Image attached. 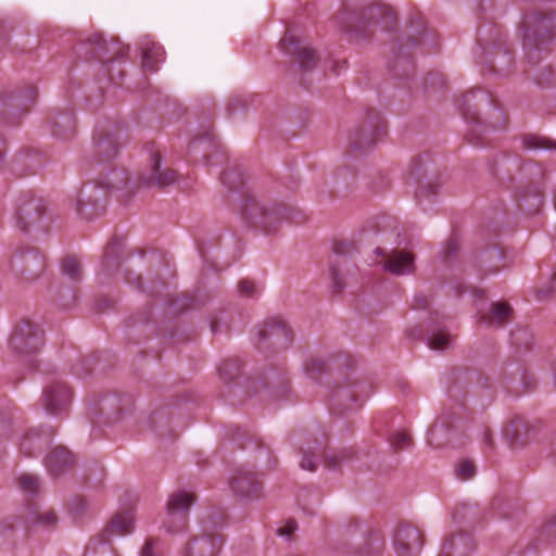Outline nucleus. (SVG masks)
<instances>
[{
	"label": "nucleus",
	"mask_w": 556,
	"mask_h": 556,
	"mask_svg": "<svg viewBox=\"0 0 556 556\" xmlns=\"http://www.w3.org/2000/svg\"><path fill=\"white\" fill-rule=\"evenodd\" d=\"M472 417L464 403L454 401L444 406L442 413L432 424L427 434V443L441 448L447 445H462Z\"/></svg>",
	"instance_id": "obj_1"
},
{
	"label": "nucleus",
	"mask_w": 556,
	"mask_h": 556,
	"mask_svg": "<svg viewBox=\"0 0 556 556\" xmlns=\"http://www.w3.org/2000/svg\"><path fill=\"white\" fill-rule=\"evenodd\" d=\"M345 370L333 379L328 393L329 409L337 416L357 412L371 393V384L367 380L354 376L352 369Z\"/></svg>",
	"instance_id": "obj_2"
},
{
	"label": "nucleus",
	"mask_w": 556,
	"mask_h": 556,
	"mask_svg": "<svg viewBox=\"0 0 556 556\" xmlns=\"http://www.w3.org/2000/svg\"><path fill=\"white\" fill-rule=\"evenodd\" d=\"M292 341V329L278 316L266 317L256 326L253 336L255 349L265 354L285 350Z\"/></svg>",
	"instance_id": "obj_3"
},
{
	"label": "nucleus",
	"mask_w": 556,
	"mask_h": 556,
	"mask_svg": "<svg viewBox=\"0 0 556 556\" xmlns=\"http://www.w3.org/2000/svg\"><path fill=\"white\" fill-rule=\"evenodd\" d=\"M134 514L131 510L116 513L101 533L90 541L84 556H113L112 538L126 535L134 530Z\"/></svg>",
	"instance_id": "obj_4"
},
{
	"label": "nucleus",
	"mask_w": 556,
	"mask_h": 556,
	"mask_svg": "<svg viewBox=\"0 0 556 556\" xmlns=\"http://www.w3.org/2000/svg\"><path fill=\"white\" fill-rule=\"evenodd\" d=\"M242 215L254 227L271 233L278 230L283 220L291 218L292 211L282 204L266 207L255 199L248 198L242 206Z\"/></svg>",
	"instance_id": "obj_5"
},
{
	"label": "nucleus",
	"mask_w": 556,
	"mask_h": 556,
	"mask_svg": "<svg viewBox=\"0 0 556 556\" xmlns=\"http://www.w3.org/2000/svg\"><path fill=\"white\" fill-rule=\"evenodd\" d=\"M45 344L42 327L28 316L21 317L13 327L10 337V348L21 356L37 354Z\"/></svg>",
	"instance_id": "obj_6"
},
{
	"label": "nucleus",
	"mask_w": 556,
	"mask_h": 556,
	"mask_svg": "<svg viewBox=\"0 0 556 556\" xmlns=\"http://www.w3.org/2000/svg\"><path fill=\"white\" fill-rule=\"evenodd\" d=\"M354 366L355 361L350 354L334 352L327 356L308 357L303 364V369L309 379L319 382L325 375H331L334 370L340 372L343 369H353Z\"/></svg>",
	"instance_id": "obj_7"
},
{
	"label": "nucleus",
	"mask_w": 556,
	"mask_h": 556,
	"mask_svg": "<svg viewBox=\"0 0 556 556\" xmlns=\"http://www.w3.org/2000/svg\"><path fill=\"white\" fill-rule=\"evenodd\" d=\"M406 333L413 340L426 341L427 345L435 351L448 350L455 343V337L447 331L440 320L433 318L409 328Z\"/></svg>",
	"instance_id": "obj_8"
},
{
	"label": "nucleus",
	"mask_w": 556,
	"mask_h": 556,
	"mask_svg": "<svg viewBox=\"0 0 556 556\" xmlns=\"http://www.w3.org/2000/svg\"><path fill=\"white\" fill-rule=\"evenodd\" d=\"M132 406V399L127 394L105 393L93 402V408L90 410V418L93 424L99 422L98 418H103L108 425L114 424L122 418L124 412H128Z\"/></svg>",
	"instance_id": "obj_9"
},
{
	"label": "nucleus",
	"mask_w": 556,
	"mask_h": 556,
	"mask_svg": "<svg viewBox=\"0 0 556 556\" xmlns=\"http://www.w3.org/2000/svg\"><path fill=\"white\" fill-rule=\"evenodd\" d=\"M195 502V495L186 491L174 492L166 504V517L164 527L169 533L181 531L186 527L187 516L191 505Z\"/></svg>",
	"instance_id": "obj_10"
},
{
	"label": "nucleus",
	"mask_w": 556,
	"mask_h": 556,
	"mask_svg": "<svg viewBox=\"0 0 556 556\" xmlns=\"http://www.w3.org/2000/svg\"><path fill=\"white\" fill-rule=\"evenodd\" d=\"M501 383L507 392L519 395V388H522L525 392L533 390L536 386V379L527 370L523 364L509 361L503 367Z\"/></svg>",
	"instance_id": "obj_11"
},
{
	"label": "nucleus",
	"mask_w": 556,
	"mask_h": 556,
	"mask_svg": "<svg viewBox=\"0 0 556 556\" xmlns=\"http://www.w3.org/2000/svg\"><path fill=\"white\" fill-rule=\"evenodd\" d=\"M161 154L157 151L150 153L147 170L140 175V182L149 188L165 189L178 181L179 175L175 169L162 167Z\"/></svg>",
	"instance_id": "obj_12"
},
{
	"label": "nucleus",
	"mask_w": 556,
	"mask_h": 556,
	"mask_svg": "<svg viewBox=\"0 0 556 556\" xmlns=\"http://www.w3.org/2000/svg\"><path fill=\"white\" fill-rule=\"evenodd\" d=\"M424 544L422 533L414 526L401 525L393 536L397 556H418Z\"/></svg>",
	"instance_id": "obj_13"
},
{
	"label": "nucleus",
	"mask_w": 556,
	"mask_h": 556,
	"mask_svg": "<svg viewBox=\"0 0 556 556\" xmlns=\"http://www.w3.org/2000/svg\"><path fill=\"white\" fill-rule=\"evenodd\" d=\"M42 397L46 412L53 416H61L70 408L72 390L65 383L55 381L45 388Z\"/></svg>",
	"instance_id": "obj_14"
},
{
	"label": "nucleus",
	"mask_w": 556,
	"mask_h": 556,
	"mask_svg": "<svg viewBox=\"0 0 556 556\" xmlns=\"http://www.w3.org/2000/svg\"><path fill=\"white\" fill-rule=\"evenodd\" d=\"M87 42L91 46V53L101 62H111L124 56L128 47L122 46L118 39H105L101 34L90 36Z\"/></svg>",
	"instance_id": "obj_15"
},
{
	"label": "nucleus",
	"mask_w": 556,
	"mask_h": 556,
	"mask_svg": "<svg viewBox=\"0 0 556 556\" xmlns=\"http://www.w3.org/2000/svg\"><path fill=\"white\" fill-rule=\"evenodd\" d=\"M229 486L235 495L245 500H256L262 492V483L255 473L239 470L230 480Z\"/></svg>",
	"instance_id": "obj_16"
},
{
	"label": "nucleus",
	"mask_w": 556,
	"mask_h": 556,
	"mask_svg": "<svg viewBox=\"0 0 556 556\" xmlns=\"http://www.w3.org/2000/svg\"><path fill=\"white\" fill-rule=\"evenodd\" d=\"M224 539L219 534H203L193 538L185 547L182 556H217Z\"/></svg>",
	"instance_id": "obj_17"
},
{
	"label": "nucleus",
	"mask_w": 556,
	"mask_h": 556,
	"mask_svg": "<svg viewBox=\"0 0 556 556\" xmlns=\"http://www.w3.org/2000/svg\"><path fill=\"white\" fill-rule=\"evenodd\" d=\"M104 193L96 185H86L77 198V212L87 219L97 216L102 210L100 205Z\"/></svg>",
	"instance_id": "obj_18"
},
{
	"label": "nucleus",
	"mask_w": 556,
	"mask_h": 556,
	"mask_svg": "<svg viewBox=\"0 0 556 556\" xmlns=\"http://www.w3.org/2000/svg\"><path fill=\"white\" fill-rule=\"evenodd\" d=\"M376 253L386 257L383 269L396 275H408L414 273V255L410 252L392 250L389 254L380 248L376 249Z\"/></svg>",
	"instance_id": "obj_19"
},
{
	"label": "nucleus",
	"mask_w": 556,
	"mask_h": 556,
	"mask_svg": "<svg viewBox=\"0 0 556 556\" xmlns=\"http://www.w3.org/2000/svg\"><path fill=\"white\" fill-rule=\"evenodd\" d=\"M281 49L289 55L296 56V61L304 70L309 68L316 63L315 51L306 46H302L299 38L287 33L280 40Z\"/></svg>",
	"instance_id": "obj_20"
},
{
	"label": "nucleus",
	"mask_w": 556,
	"mask_h": 556,
	"mask_svg": "<svg viewBox=\"0 0 556 556\" xmlns=\"http://www.w3.org/2000/svg\"><path fill=\"white\" fill-rule=\"evenodd\" d=\"M45 465L53 478L65 475L75 465L74 455L64 446H55L45 458Z\"/></svg>",
	"instance_id": "obj_21"
},
{
	"label": "nucleus",
	"mask_w": 556,
	"mask_h": 556,
	"mask_svg": "<svg viewBox=\"0 0 556 556\" xmlns=\"http://www.w3.org/2000/svg\"><path fill=\"white\" fill-rule=\"evenodd\" d=\"M169 406H173V404L169 403L155 409L148 417L149 428L160 439L174 440L178 435V433L170 427Z\"/></svg>",
	"instance_id": "obj_22"
},
{
	"label": "nucleus",
	"mask_w": 556,
	"mask_h": 556,
	"mask_svg": "<svg viewBox=\"0 0 556 556\" xmlns=\"http://www.w3.org/2000/svg\"><path fill=\"white\" fill-rule=\"evenodd\" d=\"M552 20L543 14L528 18L525 22V45L528 48L540 49V45L544 40H539L538 36L540 35L541 30H544L546 34L543 35V37L551 38L552 34L548 31V28L552 26Z\"/></svg>",
	"instance_id": "obj_23"
},
{
	"label": "nucleus",
	"mask_w": 556,
	"mask_h": 556,
	"mask_svg": "<svg viewBox=\"0 0 556 556\" xmlns=\"http://www.w3.org/2000/svg\"><path fill=\"white\" fill-rule=\"evenodd\" d=\"M119 140L116 135L101 132L93 139V154L99 162H108L117 155Z\"/></svg>",
	"instance_id": "obj_24"
},
{
	"label": "nucleus",
	"mask_w": 556,
	"mask_h": 556,
	"mask_svg": "<svg viewBox=\"0 0 556 556\" xmlns=\"http://www.w3.org/2000/svg\"><path fill=\"white\" fill-rule=\"evenodd\" d=\"M378 136V125L368 121L350 136L349 144L355 151H365L375 144Z\"/></svg>",
	"instance_id": "obj_25"
},
{
	"label": "nucleus",
	"mask_w": 556,
	"mask_h": 556,
	"mask_svg": "<svg viewBox=\"0 0 556 556\" xmlns=\"http://www.w3.org/2000/svg\"><path fill=\"white\" fill-rule=\"evenodd\" d=\"M364 23L367 25H380L382 29H389L395 24V13L393 10L381 3L368 7L364 14Z\"/></svg>",
	"instance_id": "obj_26"
},
{
	"label": "nucleus",
	"mask_w": 556,
	"mask_h": 556,
	"mask_svg": "<svg viewBox=\"0 0 556 556\" xmlns=\"http://www.w3.org/2000/svg\"><path fill=\"white\" fill-rule=\"evenodd\" d=\"M473 547V541L469 534L457 533L445 540L439 556H468Z\"/></svg>",
	"instance_id": "obj_27"
},
{
	"label": "nucleus",
	"mask_w": 556,
	"mask_h": 556,
	"mask_svg": "<svg viewBox=\"0 0 556 556\" xmlns=\"http://www.w3.org/2000/svg\"><path fill=\"white\" fill-rule=\"evenodd\" d=\"M45 213V206L39 200H30L20 206L17 223L22 230H28L37 225Z\"/></svg>",
	"instance_id": "obj_28"
},
{
	"label": "nucleus",
	"mask_w": 556,
	"mask_h": 556,
	"mask_svg": "<svg viewBox=\"0 0 556 556\" xmlns=\"http://www.w3.org/2000/svg\"><path fill=\"white\" fill-rule=\"evenodd\" d=\"M324 466L330 471H339L344 466L352 464L357 458V453L353 447H345L338 451H331L323 455Z\"/></svg>",
	"instance_id": "obj_29"
},
{
	"label": "nucleus",
	"mask_w": 556,
	"mask_h": 556,
	"mask_svg": "<svg viewBox=\"0 0 556 556\" xmlns=\"http://www.w3.org/2000/svg\"><path fill=\"white\" fill-rule=\"evenodd\" d=\"M243 363L238 357L224 359L217 368L219 379L229 384L235 382L242 375Z\"/></svg>",
	"instance_id": "obj_30"
},
{
	"label": "nucleus",
	"mask_w": 556,
	"mask_h": 556,
	"mask_svg": "<svg viewBox=\"0 0 556 556\" xmlns=\"http://www.w3.org/2000/svg\"><path fill=\"white\" fill-rule=\"evenodd\" d=\"M299 444L300 452L302 453V460L300 463L301 468L308 471H315L317 469L316 459L317 452L320 448V442L317 439H314L313 443L300 440Z\"/></svg>",
	"instance_id": "obj_31"
},
{
	"label": "nucleus",
	"mask_w": 556,
	"mask_h": 556,
	"mask_svg": "<svg viewBox=\"0 0 556 556\" xmlns=\"http://www.w3.org/2000/svg\"><path fill=\"white\" fill-rule=\"evenodd\" d=\"M164 61V49L156 42H149L142 48V66L146 71L155 72L157 64Z\"/></svg>",
	"instance_id": "obj_32"
},
{
	"label": "nucleus",
	"mask_w": 556,
	"mask_h": 556,
	"mask_svg": "<svg viewBox=\"0 0 556 556\" xmlns=\"http://www.w3.org/2000/svg\"><path fill=\"white\" fill-rule=\"evenodd\" d=\"M350 274L351 267L345 258H340L330 266V278L336 292H341L345 288Z\"/></svg>",
	"instance_id": "obj_33"
},
{
	"label": "nucleus",
	"mask_w": 556,
	"mask_h": 556,
	"mask_svg": "<svg viewBox=\"0 0 556 556\" xmlns=\"http://www.w3.org/2000/svg\"><path fill=\"white\" fill-rule=\"evenodd\" d=\"M262 383L264 388L274 389L277 393L281 392L286 394L288 392L289 378L285 371L277 374L270 369L268 372L264 374Z\"/></svg>",
	"instance_id": "obj_34"
},
{
	"label": "nucleus",
	"mask_w": 556,
	"mask_h": 556,
	"mask_svg": "<svg viewBox=\"0 0 556 556\" xmlns=\"http://www.w3.org/2000/svg\"><path fill=\"white\" fill-rule=\"evenodd\" d=\"M53 134L61 138H67L75 128V118L70 113H63L55 116L52 121Z\"/></svg>",
	"instance_id": "obj_35"
},
{
	"label": "nucleus",
	"mask_w": 556,
	"mask_h": 556,
	"mask_svg": "<svg viewBox=\"0 0 556 556\" xmlns=\"http://www.w3.org/2000/svg\"><path fill=\"white\" fill-rule=\"evenodd\" d=\"M43 432L41 428L31 429L23 435L22 442L20 443V452L31 457L35 455V450H39L40 445V433Z\"/></svg>",
	"instance_id": "obj_36"
},
{
	"label": "nucleus",
	"mask_w": 556,
	"mask_h": 556,
	"mask_svg": "<svg viewBox=\"0 0 556 556\" xmlns=\"http://www.w3.org/2000/svg\"><path fill=\"white\" fill-rule=\"evenodd\" d=\"M204 323L210 327L213 336L229 332L230 315H204Z\"/></svg>",
	"instance_id": "obj_37"
},
{
	"label": "nucleus",
	"mask_w": 556,
	"mask_h": 556,
	"mask_svg": "<svg viewBox=\"0 0 556 556\" xmlns=\"http://www.w3.org/2000/svg\"><path fill=\"white\" fill-rule=\"evenodd\" d=\"M510 343L516 348L517 352L529 351L532 344L531 333L523 327H519L514 331H510Z\"/></svg>",
	"instance_id": "obj_38"
},
{
	"label": "nucleus",
	"mask_w": 556,
	"mask_h": 556,
	"mask_svg": "<svg viewBox=\"0 0 556 556\" xmlns=\"http://www.w3.org/2000/svg\"><path fill=\"white\" fill-rule=\"evenodd\" d=\"M62 273L71 280L78 281L83 275L81 265L76 257L67 256L63 260Z\"/></svg>",
	"instance_id": "obj_39"
},
{
	"label": "nucleus",
	"mask_w": 556,
	"mask_h": 556,
	"mask_svg": "<svg viewBox=\"0 0 556 556\" xmlns=\"http://www.w3.org/2000/svg\"><path fill=\"white\" fill-rule=\"evenodd\" d=\"M384 548V540L378 532H371L366 541V551L362 552L359 556H377Z\"/></svg>",
	"instance_id": "obj_40"
},
{
	"label": "nucleus",
	"mask_w": 556,
	"mask_h": 556,
	"mask_svg": "<svg viewBox=\"0 0 556 556\" xmlns=\"http://www.w3.org/2000/svg\"><path fill=\"white\" fill-rule=\"evenodd\" d=\"M522 144L526 149H529V150H541V149H553L555 147V143L545 138V137H540V136H536V135H526L523 138H522Z\"/></svg>",
	"instance_id": "obj_41"
},
{
	"label": "nucleus",
	"mask_w": 556,
	"mask_h": 556,
	"mask_svg": "<svg viewBox=\"0 0 556 556\" xmlns=\"http://www.w3.org/2000/svg\"><path fill=\"white\" fill-rule=\"evenodd\" d=\"M18 486L24 493L36 496L39 494V478L29 473L22 475L18 479Z\"/></svg>",
	"instance_id": "obj_42"
},
{
	"label": "nucleus",
	"mask_w": 556,
	"mask_h": 556,
	"mask_svg": "<svg viewBox=\"0 0 556 556\" xmlns=\"http://www.w3.org/2000/svg\"><path fill=\"white\" fill-rule=\"evenodd\" d=\"M511 315H479L477 324L484 328H503Z\"/></svg>",
	"instance_id": "obj_43"
},
{
	"label": "nucleus",
	"mask_w": 556,
	"mask_h": 556,
	"mask_svg": "<svg viewBox=\"0 0 556 556\" xmlns=\"http://www.w3.org/2000/svg\"><path fill=\"white\" fill-rule=\"evenodd\" d=\"M525 428L523 422L520 419L513 420L506 428H505V435L510 439L511 443L515 445H522L523 444V438L521 435V429Z\"/></svg>",
	"instance_id": "obj_44"
},
{
	"label": "nucleus",
	"mask_w": 556,
	"mask_h": 556,
	"mask_svg": "<svg viewBox=\"0 0 556 556\" xmlns=\"http://www.w3.org/2000/svg\"><path fill=\"white\" fill-rule=\"evenodd\" d=\"M390 445L394 451L406 450L412 444L410 435L405 431H395L390 438Z\"/></svg>",
	"instance_id": "obj_45"
},
{
	"label": "nucleus",
	"mask_w": 556,
	"mask_h": 556,
	"mask_svg": "<svg viewBox=\"0 0 556 556\" xmlns=\"http://www.w3.org/2000/svg\"><path fill=\"white\" fill-rule=\"evenodd\" d=\"M28 521L33 525H40L49 528L55 525L56 516L53 511L40 513L35 510Z\"/></svg>",
	"instance_id": "obj_46"
},
{
	"label": "nucleus",
	"mask_w": 556,
	"mask_h": 556,
	"mask_svg": "<svg viewBox=\"0 0 556 556\" xmlns=\"http://www.w3.org/2000/svg\"><path fill=\"white\" fill-rule=\"evenodd\" d=\"M455 472L458 479L469 480L476 475L475 464L469 459H463L457 464Z\"/></svg>",
	"instance_id": "obj_47"
},
{
	"label": "nucleus",
	"mask_w": 556,
	"mask_h": 556,
	"mask_svg": "<svg viewBox=\"0 0 556 556\" xmlns=\"http://www.w3.org/2000/svg\"><path fill=\"white\" fill-rule=\"evenodd\" d=\"M432 299L424 293H417L414 295L412 302V309L414 311H428L431 309Z\"/></svg>",
	"instance_id": "obj_48"
},
{
	"label": "nucleus",
	"mask_w": 556,
	"mask_h": 556,
	"mask_svg": "<svg viewBox=\"0 0 556 556\" xmlns=\"http://www.w3.org/2000/svg\"><path fill=\"white\" fill-rule=\"evenodd\" d=\"M222 180L225 185H227L230 189H236L240 185H242V178L239 173L236 170H226L223 174Z\"/></svg>",
	"instance_id": "obj_49"
},
{
	"label": "nucleus",
	"mask_w": 556,
	"mask_h": 556,
	"mask_svg": "<svg viewBox=\"0 0 556 556\" xmlns=\"http://www.w3.org/2000/svg\"><path fill=\"white\" fill-rule=\"evenodd\" d=\"M298 530V523L294 519H289L286 525L277 529V534L288 540L291 539L292 534Z\"/></svg>",
	"instance_id": "obj_50"
},
{
	"label": "nucleus",
	"mask_w": 556,
	"mask_h": 556,
	"mask_svg": "<svg viewBox=\"0 0 556 556\" xmlns=\"http://www.w3.org/2000/svg\"><path fill=\"white\" fill-rule=\"evenodd\" d=\"M488 313H494V314L513 313V308L507 301L501 300V301L493 302L490 305V309Z\"/></svg>",
	"instance_id": "obj_51"
},
{
	"label": "nucleus",
	"mask_w": 556,
	"mask_h": 556,
	"mask_svg": "<svg viewBox=\"0 0 556 556\" xmlns=\"http://www.w3.org/2000/svg\"><path fill=\"white\" fill-rule=\"evenodd\" d=\"M238 290L241 295L251 296L255 292V285L251 280L243 279L239 282Z\"/></svg>",
	"instance_id": "obj_52"
},
{
	"label": "nucleus",
	"mask_w": 556,
	"mask_h": 556,
	"mask_svg": "<svg viewBox=\"0 0 556 556\" xmlns=\"http://www.w3.org/2000/svg\"><path fill=\"white\" fill-rule=\"evenodd\" d=\"M472 298H473V302L476 305V309L478 311V313H482L485 308L484 307V304L486 301L485 292L483 290H476L472 293Z\"/></svg>",
	"instance_id": "obj_53"
},
{
	"label": "nucleus",
	"mask_w": 556,
	"mask_h": 556,
	"mask_svg": "<svg viewBox=\"0 0 556 556\" xmlns=\"http://www.w3.org/2000/svg\"><path fill=\"white\" fill-rule=\"evenodd\" d=\"M155 543L154 539H148L141 548L140 556H157L154 552Z\"/></svg>",
	"instance_id": "obj_54"
},
{
	"label": "nucleus",
	"mask_w": 556,
	"mask_h": 556,
	"mask_svg": "<svg viewBox=\"0 0 556 556\" xmlns=\"http://www.w3.org/2000/svg\"><path fill=\"white\" fill-rule=\"evenodd\" d=\"M228 432L229 437L235 441H239L245 435V431L238 425H230L228 427Z\"/></svg>",
	"instance_id": "obj_55"
},
{
	"label": "nucleus",
	"mask_w": 556,
	"mask_h": 556,
	"mask_svg": "<svg viewBox=\"0 0 556 556\" xmlns=\"http://www.w3.org/2000/svg\"><path fill=\"white\" fill-rule=\"evenodd\" d=\"M114 175L116 176L115 179H112L108 182L109 188H119L122 185L126 182V178L124 177V174L122 172H114Z\"/></svg>",
	"instance_id": "obj_56"
},
{
	"label": "nucleus",
	"mask_w": 556,
	"mask_h": 556,
	"mask_svg": "<svg viewBox=\"0 0 556 556\" xmlns=\"http://www.w3.org/2000/svg\"><path fill=\"white\" fill-rule=\"evenodd\" d=\"M115 304H116V301L114 299L105 298L100 301L99 309H101V311L115 309L116 308Z\"/></svg>",
	"instance_id": "obj_57"
},
{
	"label": "nucleus",
	"mask_w": 556,
	"mask_h": 556,
	"mask_svg": "<svg viewBox=\"0 0 556 556\" xmlns=\"http://www.w3.org/2000/svg\"><path fill=\"white\" fill-rule=\"evenodd\" d=\"M72 509L76 515H80L86 509V503L83 498H74Z\"/></svg>",
	"instance_id": "obj_58"
},
{
	"label": "nucleus",
	"mask_w": 556,
	"mask_h": 556,
	"mask_svg": "<svg viewBox=\"0 0 556 556\" xmlns=\"http://www.w3.org/2000/svg\"><path fill=\"white\" fill-rule=\"evenodd\" d=\"M543 532L547 534L555 533L556 535V515L543 527Z\"/></svg>",
	"instance_id": "obj_59"
},
{
	"label": "nucleus",
	"mask_w": 556,
	"mask_h": 556,
	"mask_svg": "<svg viewBox=\"0 0 556 556\" xmlns=\"http://www.w3.org/2000/svg\"><path fill=\"white\" fill-rule=\"evenodd\" d=\"M553 289L551 287L546 288V289H539L536 292H535V298L538 300H543L545 298H547L548 295H551L553 293Z\"/></svg>",
	"instance_id": "obj_60"
},
{
	"label": "nucleus",
	"mask_w": 556,
	"mask_h": 556,
	"mask_svg": "<svg viewBox=\"0 0 556 556\" xmlns=\"http://www.w3.org/2000/svg\"><path fill=\"white\" fill-rule=\"evenodd\" d=\"M185 308H189V309H200L201 308V303L199 300H192V304L189 305V306H186Z\"/></svg>",
	"instance_id": "obj_61"
},
{
	"label": "nucleus",
	"mask_w": 556,
	"mask_h": 556,
	"mask_svg": "<svg viewBox=\"0 0 556 556\" xmlns=\"http://www.w3.org/2000/svg\"><path fill=\"white\" fill-rule=\"evenodd\" d=\"M237 104H241V102H240L239 100H236V101L230 102V103H229V105H228V110H229L230 112H233V111L236 110V105H237Z\"/></svg>",
	"instance_id": "obj_62"
},
{
	"label": "nucleus",
	"mask_w": 556,
	"mask_h": 556,
	"mask_svg": "<svg viewBox=\"0 0 556 556\" xmlns=\"http://www.w3.org/2000/svg\"><path fill=\"white\" fill-rule=\"evenodd\" d=\"M355 527V529H362L363 526L358 521H353L350 523L349 528Z\"/></svg>",
	"instance_id": "obj_63"
},
{
	"label": "nucleus",
	"mask_w": 556,
	"mask_h": 556,
	"mask_svg": "<svg viewBox=\"0 0 556 556\" xmlns=\"http://www.w3.org/2000/svg\"><path fill=\"white\" fill-rule=\"evenodd\" d=\"M447 394H448V396H450L451 399H453V397H455V396H456V394L454 393V390H453V388H452V387H450V388L447 389Z\"/></svg>",
	"instance_id": "obj_64"
}]
</instances>
